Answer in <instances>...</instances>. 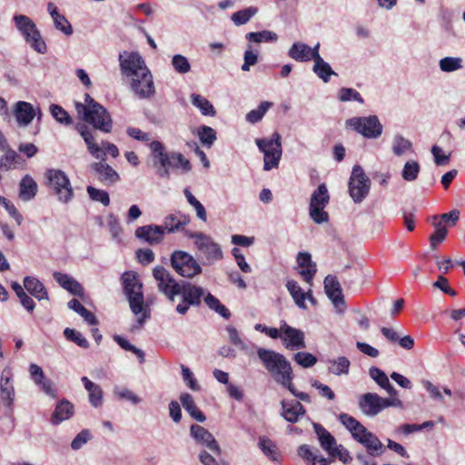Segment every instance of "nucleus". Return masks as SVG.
<instances>
[{
	"mask_svg": "<svg viewBox=\"0 0 465 465\" xmlns=\"http://www.w3.org/2000/svg\"><path fill=\"white\" fill-rule=\"evenodd\" d=\"M85 104L75 103L76 112L83 115V120L93 125L96 130L105 134L111 133L113 120L107 110L89 94H85Z\"/></svg>",
	"mask_w": 465,
	"mask_h": 465,
	"instance_id": "1",
	"label": "nucleus"
},
{
	"mask_svg": "<svg viewBox=\"0 0 465 465\" xmlns=\"http://www.w3.org/2000/svg\"><path fill=\"white\" fill-rule=\"evenodd\" d=\"M124 291L125 295L127 296L130 308L132 312L138 315L142 314L137 320V322L140 326H142L145 319L149 317V313L144 311V300L143 293V284L140 282L136 273L132 272H124L122 276Z\"/></svg>",
	"mask_w": 465,
	"mask_h": 465,
	"instance_id": "2",
	"label": "nucleus"
},
{
	"mask_svg": "<svg viewBox=\"0 0 465 465\" xmlns=\"http://www.w3.org/2000/svg\"><path fill=\"white\" fill-rule=\"evenodd\" d=\"M257 354L264 368L269 371L276 382L282 379H293L291 363L284 355L272 350L258 348Z\"/></svg>",
	"mask_w": 465,
	"mask_h": 465,
	"instance_id": "3",
	"label": "nucleus"
},
{
	"mask_svg": "<svg viewBox=\"0 0 465 465\" xmlns=\"http://www.w3.org/2000/svg\"><path fill=\"white\" fill-rule=\"evenodd\" d=\"M259 150L263 153V169L270 171L278 168L282 154V137L275 132L270 138H258L255 140Z\"/></svg>",
	"mask_w": 465,
	"mask_h": 465,
	"instance_id": "4",
	"label": "nucleus"
},
{
	"mask_svg": "<svg viewBox=\"0 0 465 465\" xmlns=\"http://www.w3.org/2000/svg\"><path fill=\"white\" fill-rule=\"evenodd\" d=\"M388 407L402 408V401L396 397L384 399L377 393L368 392L359 398V408L367 416L373 417Z\"/></svg>",
	"mask_w": 465,
	"mask_h": 465,
	"instance_id": "5",
	"label": "nucleus"
},
{
	"mask_svg": "<svg viewBox=\"0 0 465 465\" xmlns=\"http://www.w3.org/2000/svg\"><path fill=\"white\" fill-rule=\"evenodd\" d=\"M204 294L205 290L203 287L181 281L177 290V296L181 297V302L176 305V312L184 315L191 306H200Z\"/></svg>",
	"mask_w": 465,
	"mask_h": 465,
	"instance_id": "6",
	"label": "nucleus"
},
{
	"mask_svg": "<svg viewBox=\"0 0 465 465\" xmlns=\"http://www.w3.org/2000/svg\"><path fill=\"white\" fill-rule=\"evenodd\" d=\"M75 130L83 137L87 146L88 152L94 158L102 159V161L104 162V155L106 153L110 154L114 158H116L119 155V150L114 143L109 142H102V145L100 146L95 142L93 132L84 124H77L75 125Z\"/></svg>",
	"mask_w": 465,
	"mask_h": 465,
	"instance_id": "7",
	"label": "nucleus"
},
{
	"mask_svg": "<svg viewBox=\"0 0 465 465\" xmlns=\"http://www.w3.org/2000/svg\"><path fill=\"white\" fill-rule=\"evenodd\" d=\"M14 21L26 43L37 53L45 54L46 52L45 43L33 20L25 15H16L14 16Z\"/></svg>",
	"mask_w": 465,
	"mask_h": 465,
	"instance_id": "8",
	"label": "nucleus"
},
{
	"mask_svg": "<svg viewBox=\"0 0 465 465\" xmlns=\"http://www.w3.org/2000/svg\"><path fill=\"white\" fill-rule=\"evenodd\" d=\"M173 269L182 277L192 279L202 273V267L193 255L184 251H174L170 258Z\"/></svg>",
	"mask_w": 465,
	"mask_h": 465,
	"instance_id": "9",
	"label": "nucleus"
},
{
	"mask_svg": "<svg viewBox=\"0 0 465 465\" xmlns=\"http://www.w3.org/2000/svg\"><path fill=\"white\" fill-rule=\"evenodd\" d=\"M370 188L371 180L360 165H355L349 181V193L353 202L361 203L368 195Z\"/></svg>",
	"mask_w": 465,
	"mask_h": 465,
	"instance_id": "10",
	"label": "nucleus"
},
{
	"mask_svg": "<svg viewBox=\"0 0 465 465\" xmlns=\"http://www.w3.org/2000/svg\"><path fill=\"white\" fill-rule=\"evenodd\" d=\"M48 181V186L57 194L59 201L67 203L73 196V189L67 175L60 171L50 169L45 173Z\"/></svg>",
	"mask_w": 465,
	"mask_h": 465,
	"instance_id": "11",
	"label": "nucleus"
},
{
	"mask_svg": "<svg viewBox=\"0 0 465 465\" xmlns=\"http://www.w3.org/2000/svg\"><path fill=\"white\" fill-rule=\"evenodd\" d=\"M153 276L157 282L159 292L163 293L171 303H174L180 282H177L163 266L154 267Z\"/></svg>",
	"mask_w": 465,
	"mask_h": 465,
	"instance_id": "12",
	"label": "nucleus"
},
{
	"mask_svg": "<svg viewBox=\"0 0 465 465\" xmlns=\"http://www.w3.org/2000/svg\"><path fill=\"white\" fill-rule=\"evenodd\" d=\"M347 124L369 139L377 138L382 133V125L376 115L353 117L347 120Z\"/></svg>",
	"mask_w": 465,
	"mask_h": 465,
	"instance_id": "13",
	"label": "nucleus"
},
{
	"mask_svg": "<svg viewBox=\"0 0 465 465\" xmlns=\"http://www.w3.org/2000/svg\"><path fill=\"white\" fill-rule=\"evenodd\" d=\"M188 236L195 239L194 243L197 249L209 262H213L223 258V252L219 244L214 242L210 236L203 232H193L188 234Z\"/></svg>",
	"mask_w": 465,
	"mask_h": 465,
	"instance_id": "14",
	"label": "nucleus"
},
{
	"mask_svg": "<svg viewBox=\"0 0 465 465\" xmlns=\"http://www.w3.org/2000/svg\"><path fill=\"white\" fill-rule=\"evenodd\" d=\"M121 71L126 76L141 74L144 70H148L143 57L136 52H124L119 55Z\"/></svg>",
	"mask_w": 465,
	"mask_h": 465,
	"instance_id": "15",
	"label": "nucleus"
},
{
	"mask_svg": "<svg viewBox=\"0 0 465 465\" xmlns=\"http://www.w3.org/2000/svg\"><path fill=\"white\" fill-rule=\"evenodd\" d=\"M282 332V341L286 349L295 351L306 348L305 336L302 331L293 328L283 322L281 325Z\"/></svg>",
	"mask_w": 465,
	"mask_h": 465,
	"instance_id": "16",
	"label": "nucleus"
},
{
	"mask_svg": "<svg viewBox=\"0 0 465 465\" xmlns=\"http://www.w3.org/2000/svg\"><path fill=\"white\" fill-rule=\"evenodd\" d=\"M149 147L153 158V167L156 168L157 174L163 178H169L170 172L166 169V164L169 163L168 158L170 153L165 152L163 144L159 141H153Z\"/></svg>",
	"mask_w": 465,
	"mask_h": 465,
	"instance_id": "17",
	"label": "nucleus"
},
{
	"mask_svg": "<svg viewBox=\"0 0 465 465\" xmlns=\"http://www.w3.org/2000/svg\"><path fill=\"white\" fill-rule=\"evenodd\" d=\"M140 74L141 79H133L131 88L140 99H149L155 93L153 75L149 69H143V72Z\"/></svg>",
	"mask_w": 465,
	"mask_h": 465,
	"instance_id": "18",
	"label": "nucleus"
},
{
	"mask_svg": "<svg viewBox=\"0 0 465 465\" xmlns=\"http://www.w3.org/2000/svg\"><path fill=\"white\" fill-rule=\"evenodd\" d=\"M164 231L161 225L147 224L135 230V236L150 245L161 243L164 239Z\"/></svg>",
	"mask_w": 465,
	"mask_h": 465,
	"instance_id": "19",
	"label": "nucleus"
},
{
	"mask_svg": "<svg viewBox=\"0 0 465 465\" xmlns=\"http://www.w3.org/2000/svg\"><path fill=\"white\" fill-rule=\"evenodd\" d=\"M190 432L192 437L196 441L204 444L207 448L218 455L221 453L220 446L218 445L214 437L205 428L197 424H193L190 428Z\"/></svg>",
	"mask_w": 465,
	"mask_h": 465,
	"instance_id": "20",
	"label": "nucleus"
},
{
	"mask_svg": "<svg viewBox=\"0 0 465 465\" xmlns=\"http://www.w3.org/2000/svg\"><path fill=\"white\" fill-rule=\"evenodd\" d=\"M190 216L182 212H176L170 213L165 216L163 224L161 225L163 228L164 232L173 233L175 232L183 231L184 226L190 223Z\"/></svg>",
	"mask_w": 465,
	"mask_h": 465,
	"instance_id": "21",
	"label": "nucleus"
},
{
	"mask_svg": "<svg viewBox=\"0 0 465 465\" xmlns=\"http://www.w3.org/2000/svg\"><path fill=\"white\" fill-rule=\"evenodd\" d=\"M324 289L327 296L331 300L336 308H339L341 305H344L342 290L335 276L328 275L325 277Z\"/></svg>",
	"mask_w": 465,
	"mask_h": 465,
	"instance_id": "22",
	"label": "nucleus"
},
{
	"mask_svg": "<svg viewBox=\"0 0 465 465\" xmlns=\"http://www.w3.org/2000/svg\"><path fill=\"white\" fill-rule=\"evenodd\" d=\"M306 411L302 403L298 401H282V416L285 420L295 423L300 417L304 416Z\"/></svg>",
	"mask_w": 465,
	"mask_h": 465,
	"instance_id": "23",
	"label": "nucleus"
},
{
	"mask_svg": "<svg viewBox=\"0 0 465 465\" xmlns=\"http://www.w3.org/2000/svg\"><path fill=\"white\" fill-rule=\"evenodd\" d=\"M91 167L97 174L98 179L107 185L114 184L120 180L117 172L104 161L94 163Z\"/></svg>",
	"mask_w": 465,
	"mask_h": 465,
	"instance_id": "24",
	"label": "nucleus"
},
{
	"mask_svg": "<svg viewBox=\"0 0 465 465\" xmlns=\"http://www.w3.org/2000/svg\"><path fill=\"white\" fill-rule=\"evenodd\" d=\"M12 373L10 369H5L2 371L0 391L1 400L5 405L11 407L15 398V389L11 382Z\"/></svg>",
	"mask_w": 465,
	"mask_h": 465,
	"instance_id": "25",
	"label": "nucleus"
},
{
	"mask_svg": "<svg viewBox=\"0 0 465 465\" xmlns=\"http://www.w3.org/2000/svg\"><path fill=\"white\" fill-rule=\"evenodd\" d=\"M297 263L302 268L300 274L305 282L312 284V281L316 273V264L312 262L309 252H299L297 255Z\"/></svg>",
	"mask_w": 465,
	"mask_h": 465,
	"instance_id": "26",
	"label": "nucleus"
},
{
	"mask_svg": "<svg viewBox=\"0 0 465 465\" xmlns=\"http://www.w3.org/2000/svg\"><path fill=\"white\" fill-rule=\"evenodd\" d=\"M36 182L29 174L25 175L19 183V198L24 202L31 201L37 193Z\"/></svg>",
	"mask_w": 465,
	"mask_h": 465,
	"instance_id": "27",
	"label": "nucleus"
},
{
	"mask_svg": "<svg viewBox=\"0 0 465 465\" xmlns=\"http://www.w3.org/2000/svg\"><path fill=\"white\" fill-rule=\"evenodd\" d=\"M15 115L19 125L26 126L34 119L35 113L33 105L27 102H17Z\"/></svg>",
	"mask_w": 465,
	"mask_h": 465,
	"instance_id": "28",
	"label": "nucleus"
},
{
	"mask_svg": "<svg viewBox=\"0 0 465 465\" xmlns=\"http://www.w3.org/2000/svg\"><path fill=\"white\" fill-rule=\"evenodd\" d=\"M54 279L65 290L71 292L74 295L81 296L83 295L84 289L82 285L75 281L71 276L59 272H55L53 274Z\"/></svg>",
	"mask_w": 465,
	"mask_h": 465,
	"instance_id": "29",
	"label": "nucleus"
},
{
	"mask_svg": "<svg viewBox=\"0 0 465 465\" xmlns=\"http://www.w3.org/2000/svg\"><path fill=\"white\" fill-rule=\"evenodd\" d=\"M298 455L310 465H329L330 461L322 455H318L309 445L302 444L298 448Z\"/></svg>",
	"mask_w": 465,
	"mask_h": 465,
	"instance_id": "30",
	"label": "nucleus"
},
{
	"mask_svg": "<svg viewBox=\"0 0 465 465\" xmlns=\"http://www.w3.org/2000/svg\"><path fill=\"white\" fill-rule=\"evenodd\" d=\"M360 443L362 444L368 454L373 457L381 455L385 448L378 437L372 432L369 431L363 439L361 438Z\"/></svg>",
	"mask_w": 465,
	"mask_h": 465,
	"instance_id": "31",
	"label": "nucleus"
},
{
	"mask_svg": "<svg viewBox=\"0 0 465 465\" xmlns=\"http://www.w3.org/2000/svg\"><path fill=\"white\" fill-rule=\"evenodd\" d=\"M24 286L37 300L48 299L45 287L37 278L26 276L24 280Z\"/></svg>",
	"mask_w": 465,
	"mask_h": 465,
	"instance_id": "32",
	"label": "nucleus"
},
{
	"mask_svg": "<svg viewBox=\"0 0 465 465\" xmlns=\"http://www.w3.org/2000/svg\"><path fill=\"white\" fill-rule=\"evenodd\" d=\"M74 405L66 401L63 400L57 403L55 410L52 415L51 421L53 424H59L60 422L68 420L74 414Z\"/></svg>",
	"mask_w": 465,
	"mask_h": 465,
	"instance_id": "33",
	"label": "nucleus"
},
{
	"mask_svg": "<svg viewBox=\"0 0 465 465\" xmlns=\"http://www.w3.org/2000/svg\"><path fill=\"white\" fill-rule=\"evenodd\" d=\"M29 371L34 381L41 386L42 390L48 395H54V390L51 382L45 376V373L41 367L37 364L32 363L29 366Z\"/></svg>",
	"mask_w": 465,
	"mask_h": 465,
	"instance_id": "34",
	"label": "nucleus"
},
{
	"mask_svg": "<svg viewBox=\"0 0 465 465\" xmlns=\"http://www.w3.org/2000/svg\"><path fill=\"white\" fill-rule=\"evenodd\" d=\"M85 390L88 391L89 401L92 406L97 408L103 403V391L101 387L91 381L87 377L81 379Z\"/></svg>",
	"mask_w": 465,
	"mask_h": 465,
	"instance_id": "35",
	"label": "nucleus"
},
{
	"mask_svg": "<svg viewBox=\"0 0 465 465\" xmlns=\"http://www.w3.org/2000/svg\"><path fill=\"white\" fill-rule=\"evenodd\" d=\"M314 431L318 437L321 447L328 453L337 444L335 438L321 424L313 423Z\"/></svg>",
	"mask_w": 465,
	"mask_h": 465,
	"instance_id": "36",
	"label": "nucleus"
},
{
	"mask_svg": "<svg viewBox=\"0 0 465 465\" xmlns=\"http://www.w3.org/2000/svg\"><path fill=\"white\" fill-rule=\"evenodd\" d=\"M180 401L185 411L197 421L203 422L205 415L196 406L193 396L189 393H182Z\"/></svg>",
	"mask_w": 465,
	"mask_h": 465,
	"instance_id": "37",
	"label": "nucleus"
},
{
	"mask_svg": "<svg viewBox=\"0 0 465 465\" xmlns=\"http://www.w3.org/2000/svg\"><path fill=\"white\" fill-rule=\"evenodd\" d=\"M48 11L54 20L56 29L62 31L64 35H70L73 34V28L68 20L61 14H59L56 6L53 3L48 4Z\"/></svg>",
	"mask_w": 465,
	"mask_h": 465,
	"instance_id": "38",
	"label": "nucleus"
},
{
	"mask_svg": "<svg viewBox=\"0 0 465 465\" xmlns=\"http://www.w3.org/2000/svg\"><path fill=\"white\" fill-rule=\"evenodd\" d=\"M288 55L298 62H308L312 60L311 47L302 42H296L289 49Z\"/></svg>",
	"mask_w": 465,
	"mask_h": 465,
	"instance_id": "39",
	"label": "nucleus"
},
{
	"mask_svg": "<svg viewBox=\"0 0 465 465\" xmlns=\"http://www.w3.org/2000/svg\"><path fill=\"white\" fill-rule=\"evenodd\" d=\"M259 448L263 454L272 461L277 462L281 459V452L277 445L267 437H261L259 439Z\"/></svg>",
	"mask_w": 465,
	"mask_h": 465,
	"instance_id": "40",
	"label": "nucleus"
},
{
	"mask_svg": "<svg viewBox=\"0 0 465 465\" xmlns=\"http://www.w3.org/2000/svg\"><path fill=\"white\" fill-rule=\"evenodd\" d=\"M3 151L5 154L0 158V171L7 172L15 167L20 156L15 150L9 148L8 144L7 148Z\"/></svg>",
	"mask_w": 465,
	"mask_h": 465,
	"instance_id": "41",
	"label": "nucleus"
},
{
	"mask_svg": "<svg viewBox=\"0 0 465 465\" xmlns=\"http://www.w3.org/2000/svg\"><path fill=\"white\" fill-rule=\"evenodd\" d=\"M68 307L80 314L90 325H96L98 321L96 317L89 312L78 300L73 299L68 302Z\"/></svg>",
	"mask_w": 465,
	"mask_h": 465,
	"instance_id": "42",
	"label": "nucleus"
},
{
	"mask_svg": "<svg viewBox=\"0 0 465 465\" xmlns=\"http://www.w3.org/2000/svg\"><path fill=\"white\" fill-rule=\"evenodd\" d=\"M433 225L435 232L430 236V243L432 249H436L438 245L442 242L447 236V229L441 225V222H437L438 216H433Z\"/></svg>",
	"mask_w": 465,
	"mask_h": 465,
	"instance_id": "43",
	"label": "nucleus"
},
{
	"mask_svg": "<svg viewBox=\"0 0 465 465\" xmlns=\"http://www.w3.org/2000/svg\"><path fill=\"white\" fill-rule=\"evenodd\" d=\"M329 371L335 375L348 374L351 362L348 358L344 356L338 357L334 360H330Z\"/></svg>",
	"mask_w": 465,
	"mask_h": 465,
	"instance_id": "44",
	"label": "nucleus"
},
{
	"mask_svg": "<svg viewBox=\"0 0 465 465\" xmlns=\"http://www.w3.org/2000/svg\"><path fill=\"white\" fill-rule=\"evenodd\" d=\"M191 101L194 106L200 109L203 115L213 116L215 114L213 104L205 97L197 94H192Z\"/></svg>",
	"mask_w": 465,
	"mask_h": 465,
	"instance_id": "45",
	"label": "nucleus"
},
{
	"mask_svg": "<svg viewBox=\"0 0 465 465\" xmlns=\"http://www.w3.org/2000/svg\"><path fill=\"white\" fill-rule=\"evenodd\" d=\"M286 287L291 293L292 297L293 298L295 303L300 308L304 309L305 306V292L302 291V289L299 286L298 282L296 281L291 280L288 281L286 283Z\"/></svg>",
	"mask_w": 465,
	"mask_h": 465,
	"instance_id": "46",
	"label": "nucleus"
},
{
	"mask_svg": "<svg viewBox=\"0 0 465 465\" xmlns=\"http://www.w3.org/2000/svg\"><path fill=\"white\" fill-rule=\"evenodd\" d=\"M204 299V302L206 305L211 309L215 311L217 313H219L221 316H223L225 319H229L231 316V313L229 310L223 305L220 301L214 297L213 294L208 292L207 294H204L203 297Z\"/></svg>",
	"mask_w": 465,
	"mask_h": 465,
	"instance_id": "47",
	"label": "nucleus"
},
{
	"mask_svg": "<svg viewBox=\"0 0 465 465\" xmlns=\"http://www.w3.org/2000/svg\"><path fill=\"white\" fill-rule=\"evenodd\" d=\"M313 72L324 83L329 82L331 75H336V73L331 69L330 64L323 59H318V61L314 62Z\"/></svg>",
	"mask_w": 465,
	"mask_h": 465,
	"instance_id": "48",
	"label": "nucleus"
},
{
	"mask_svg": "<svg viewBox=\"0 0 465 465\" xmlns=\"http://www.w3.org/2000/svg\"><path fill=\"white\" fill-rule=\"evenodd\" d=\"M329 200L328 189L325 183H322L312 194L310 205L326 206Z\"/></svg>",
	"mask_w": 465,
	"mask_h": 465,
	"instance_id": "49",
	"label": "nucleus"
},
{
	"mask_svg": "<svg viewBox=\"0 0 465 465\" xmlns=\"http://www.w3.org/2000/svg\"><path fill=\"white\" fill-rule=\"evenodd\" d=\"M168 160L169 163L166 164L168 170L170 167L182 168L183 172H189L192 169L189 160L180 153H171Z\"/></svg>",
	"mask_w": 465,
	"mask_h": 465,
	"instance_id": "50",
	"label": "nucleus"
},
{
	"mask_svg": "<svg viewBox=\"0 0 465 465\" xmlns=\"http://www.w3.org/2000/svg\"><path fill=\"white\" fill-rule=\"evenodd\" d=\"M257 12V7L250 6L232 14L231 18L234 25H242L247 24Z\"/></svg>",
	"mask_w": 465,
	"mask_h": 465,
	"instance_id": "51",
	"label": "nucleus"
},
{
	"mask_svg": "<svg viewBox=\"0 0 465 465\" xmlns=\"http://www.w3.org/2000/svg\"><path fill=\"white\" fill-rule=\"evenodd\" d=\"M392 152L397 156H401L407 152H412V143L403 136L397 134L392 141Z\"/></svg>",
	"mask_w": 465,
	"mask_h": 465,
	"instance_id": "52",
	"label": "nucleus"
},
{
	"mask_svg": "<svg viewBox=\"0 0 465 465\" xmlns=\"http://www.w3.org/2000/svg\"><path fill=\"white\" fill-rule=\"evenodd\" d=\"M246 39L250 42L260 44L262 42H275L278 39V35L272 31L263 30L261 32L248 33Z\"/></svg>",
	"mask_w": 465,
	"mask_h": 465,
	"instance_id": "53",
	"label": "nucleus"
},
{
	"mask_svg": "<svg viewBox=\"0 0 465 465\" xmlns=\"http://www.w3.org/2000/svg\"><path fill=\"white\" fill-rule=\"evenodd\" d=\"M197 134L203 145H204L207 148H210L216 140V132L210 126H200L198 128Z\"/></svg>",
	"mask_w": 465,
	"mask_h": 465,
	"instance_id": "54",
	"label": "nucleus"
},
{
	"mask_svg": "<svg viewBox=\"0 0 465 465\" xmlns=\"http://www.w3.org/2000/svg\"><path fill=\"white\" fill-rule=\"evenodd\" d=\"M272 106V103L271 102L265 101L261 103L257 109H253L246 114V120L251 124L260 122Z\"/></svg>",
	"mask_w": 465,
	"mask_h": 465,
	"instance_id": "55",
	"label": "nucleus"
},
{
	"mask_svg": "<svg viewBox=\"0 0 465 465\" xmlns=\"http://www.w3.org/2000/svg\"><path fill=\"white\" fill-rule=\"evenodd\" d=\"M50 113L52 116L62 124L70 125L73 123L69 114L60 105L52 104L50 106Z\"/></svg>",
	"mask_w": 465,
	"mask_h": 465,
	"instance_id": "56",
	"label": "nucleus"
},
{
	"mask_svg": "<svg viewBox=\"0 0 465 465\" xmlns=\"http://www.w3.org/2000/svg\"><path fill=\"white\" fill-rule=\"evenodd\" d=\"M183 193L189 204L195 209L197 217L200 220L206 222L207 215L203 205L193 195V193L188 189H185Z\"/></svg>",
	"mask_w": 465,
	"mask_h": 465,
	"instance_id": "57",
	"label": "nucleus"
},
{
	"mask_svg": "<svg viewBox=\"0 0 465 465\" xmlns=\"http://www.w3.org/2000/svg\"><path fill=\"white\" fill-rule=\"evenodd\" d=\"M64 337L78 346L86 349L89 347L88 341L82 335V333L74 329L66 328L64 331Z\"/></svg>",
	"mask_w": 465,
	"mask_h": 465,
	"instance_id": "58",
	"label": "nucleus"
},
{
	"mask_svg": "<svg viewBox=\"0 0 465 465\" xmlns=\"http://www.w3.org/2000/svg\"><path fill=\"white\" fill-rule=\"evenodd\" d=\"M420 173V164L416 161H408L402 170V178L412 182L417 179Z\"/></svg>",
	"mask_w": 465,
	"mask_h": 465,
	"instance_id": "59",
	"label": "nucleus"
},
{
	"mask_svg": "<svg viewBox=\"0 0 465 465\" xmlns=\"http://www.w3.org/2000/svg\"><path fill=\"white\" fill-rule=\"evenodd\" d=\"M172 65L178 74H187L191 70V64L188 59L182 54H175L172 58Z\"/></svg>",
	"mask_w": 465,
	"mask_h": 465,
	"instance_id": "60",
	"label": "nucleus"
},
{
	"mask_svg": "<svg viewBox=\"0 0 465 465\" xmlns=\"http://www.w3.org/2000/svg\"><path fill=\"white\" fill-rule=\"evenodd\" d=\"M461 62L459 57H445L440 61V68L443 72H453L462 67Z\"/></svg>",
	"mask_w": 465,
	"mask_h": 465,
	"instance_id": "61",
	"label": "nucleus"
},
{
	"mask_svg": "<svg viewBox=\"0 0 465 465\" xmlns=\"http://www.w3.org/2000/svg\"><path fill=\"white\" fill-rule=\"evenodd\" d=\"M114 340L122 349L134 352L139 358L140 362L144 361V353L142 350L136 348L135 346L131 344L127 340L119 335H115L114 337Z\"/></svg>",
	"mask_w": 465,
	"mask_h": 465,
	"instance_id": "62",
	"label": "nucleus"
},
{
	"mask_svg": "<svg viewBox=\"0 0 465 465\" xmlns=\"http://www.w3.org/2000/svg\"><path fill=\"white\" fill-rule=\"evenodd\" d=\"M87 193L93 201L100 202L104 206H108L110 204V197L106 191L99 190L93 186H88Z\"/></svg>",
	"mask_w": 465,
	"mask_h": 465,
	"instance_id": "63",
	"label": "nucleus"
},
{
	"mask_svg": "<svg viewBox=\"0 0 465 465\" xmlns=\"http://www.w3.org/2000/svg\"><path fill=\"white\" fill-rule=\"evenodd\" d=\"M326 206L310 205L309 213L316 223H322L329 220L328 213L324 211Z\"/></svg>",
	"mask_w": 465,
	"mask_h": 465,
	"instance_id": "64",
	"label": "nucleus"
}]
</instances>
